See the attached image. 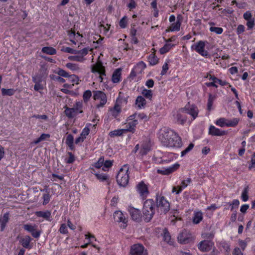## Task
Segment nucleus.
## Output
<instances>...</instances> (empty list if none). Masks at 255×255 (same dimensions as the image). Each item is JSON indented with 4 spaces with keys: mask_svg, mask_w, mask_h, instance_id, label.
I'll list each match as a JSON object with an SVG mask.
<instances>
[{
    "mask_svg": "<svg viewBox=\"0 0 255 255\" xmlns=\"http://www.w3.org/2000/svg\"><path fill=\"white\" fill-rule=\"evenodd\" d=\"M202 236L204 238L212 239L214 236V233L213 232H205L202 234Z\"/></svg>",
    "mask_w": 255,
    "mask_h": 255,
    "instance_id": "obj_63",
    "label": "nucleus"
},
{
    "mask_svg": "<svg viewBox=\"0 0 255 255\" xmlns=\"http://www.w3.org/2000/svg\"><path fill=\"white\" fill-rule=\"evenodd\" d=\"M163 240L167 242L170 245L173 244V241L171 240V236L167 229H164L163 230Z\"/></svg>",
    "mask_w": 255,
    "mask_h": 255,
    "instance_id": "obj_27",
    "label": "nucleus"
},
{
    "mask_svg": "<svg viewBox=\"0 0 255 255\" xmlns=\"http://www.w3.org/2000/svg\"><path fill=\"white\" fill-rule=\"evenodd\" d=\"M203 214L201 211L194 212L192 222L195 224H198L203 220Z\"/></svg>",
    "mask_w": 255,
    "mask_h": 255,
    "instance_id": "obj_25",
    "label": "nucleus"
},
{
    "mask_svg": "<svg viewBox=\"0 0 255 255\" xmlns=\"http://www.w3.org/2000/svg\"><path fill=\"white\" fill-rule=\"evenodd\" d=\"M137 124L138 121L137 120H134L131 122L128 123L126 126L127 128L125 129L126 132L130 131L133 133L135 130L134 128Z\"/></svg>",
    "mask_w": 255,
    "mask_h": 255,
    "instance_id": "obj_24",
    "label": "nucleus"
},
{
    "mask_svg": "<svg viewBox=\"0 0 255 255\" xmlns=\"http://www.w3.org/2000/svg\"><path fill=\"white\" fill-rule=\"evenodd\" d=\"M210 31L215 32L217 34H220L223 31V29L222 28L215 26H211L210 27Z\"/></svg>",
    "mask_w": 255,
    "mask_h": 255,
    "instance_id": "obj_51",
    "label": "nucleus"
},
{
    "mask_svg": "<svg viewBox=\"0 0 255 255\" xmlns=\"http://www.w3.org/2000/svg\"><path fill=\"white\" fill-rule=\"evenodd\" d=\"M128 23L127 16H124L119 22V25L122 28H125L127 27Z\"/></svg>",
    "mask_w": 255,
    "mask_h": 255,
    "instance_id": "obj_53",
    "label": "nucleus"
},
{
    "mask_svg": "<svg viewBox=\"0 0 255 255\" xmlns=\"http://www.w3.org/2000/svg\"><path fill=\"white\" fill-rule=\"evenodd\" d=\"M156 206L160 213L165 214L170 210V204L168 201L164 196L156 194Z\"/></svg>",
    "mask_w": 255,
    "mask_h": 255,
    "instance_id": "obj_4",
    "label": "nucleus"
},
{
    "mask_svg": "<svg viewBox=\"0 0 255 255\" xmlns=\"http://www.w3.org/2000/svg\"><path fill=\"white\" fill-rule=\"evenodd\" d=\"M208 42L207 41H199L196 44L192 46V48L194 49L196 52L203 56L207 57L209 53L207 51L205 50V47L206 44Z\"/></svg>",
    "mask_w": 255,
    "mask_h": 255,
    "instance_id": "obj_6",
    "label": "nucleus"
},
{
    "mask_svg": "<svg viewBox=\"0 0 255 255\" xmlns=\"http://www.w3.org/2000/svg\"><path fill=\"white\" fill-rule=\"evenodd\" d=\"M68 59L70 61L78 62H83L84 60V58L83 56L80 55L70 56L68 57Z\"/></svg>",
    "mask_w": 255,
    "mask_h": 255,
    "instance_id": "obj_47",
    "label": "nucleus"
},
{
    "mask_svg": "<svg viewBox=\"0 0 255 255\" xmlns=\"http://www.w3.org/2000/svg\"><path fill=\"white\" fill-rule=\"evenodd\" d=\"M194 144L192 143L189 144L188 146L186 149L181 152V156H185L187 153L190 151L193 148Z\"/></svg>",
    "mask_w": 255,
    "mask_h": 255,
    "instance_id": "obj_54",
    "label": "nucleus"
},
{
    "mask_svg": "<svg viewBox=\"0 0 255 255\" xmlns=\"http://www.w3.org/2000/svg\"><path fill=\"white\" fill-rule=\"evenodd\" d=\"M136 189L141 198L145 199L149 194L147 185L143 181H141L136 185Z\"/></svg>",
    "mask_w": 255,
    "mask_h": 255,
    "instance_id": "obj_13",
    "label": "nucleus"
},
{
    "mask_svg": "<svg viewBox=\"0 0 255 255\" xmlns=\"http://www.w3.org/2000/svg\"><path fill=\"white\" fill-rule=\"evenodd\" d=\"M128 212L132 220L139 222L141 220V214L139 210L133 207H129Z\"/></svg>",
    "mask_w": 255,
    "mask_h": 255,
    "instance_id": "obj_14",
    "label": "nucleus"
},
{
    "mask_svg": "<svg viewBox=\"0 0 255 255\" xmlns=\"http://www.w3.org/2000/svg\"><path fill=\"white\" fill-rule=\"evenodd\" d=\"M181 25V24L180 23H179V22H176L175 23H172L171 24L170 27V29H166V32H168L169 31H178L180 30Z\"/></svg>",
    "mask_w": 255,
    "mask_h": 255,
    "instance_id": "obj_42",
    "label": "nucleus"
},
{
    "mask_svg": "<svg viewBox=\"0 0 255 255\" xmlns=\"http://www.w3.org/2000/svg\"><path fill=\"white\" fill-rule=\"evenodd\" d=\"M224 86H226V88L227 89V90L228 92L230 93L231 92H233L237 99H239L238 98V94L237 90L236 89L233 87H232L231 85H228V84H226L224 82Z\"/></svg>",
    "mask_w": 255,
    "mask_h": 255,
    "instance_id": "obj_43",
    "label": "nucleus"
},
{
    "mask_svg": "<svg viewBox=\"0 0 255 255\" xmlns=\"http://www.w3.org/2000/svg\"><path fill=\"white\" fill-rule=\"evenodd\" d=\"M59 231L62 234H66L68 233V230L66 224H62L59 228Z\"/></svg>",
    "mask_w": 255,
    "mask_h": 255,
    "instance_id": "obj_60",
    "label": "nucleus"
},
{
    "mask_svg": "<svg viewBox=\"0 0 255 255\" xmlns=\"http://www.w3.org/2000/svg\"><path fill=\"white\" fill-rule=\"evenodd\" d=\"M121 68L117 69L112 75V81L114 83H119L121 80Z\"/></svg>",
    "mask_w": 255,
    "mask_h": 255,
    "instance_id": "obj_22",
    "label": "nucleus"
},
{
    "mask_svg": "<svg viewBox=\"0 0 255 255\" xmlns=\"http://www.w3.org/2000/svg\"><path fill=\"white\" fill-rule=\"evenodd\" d=\"M9 220V214L8 213H5L3 217L0 219V230L3 231L5 229L6 225Z\"/></svg>",
    "mask_w": 255,
    "mask_h": 255,
    "instance_id": "obj_23",
    "label": "nucleus"
},
{
    "mask_svg": "<svg viewBox=\"0 0 255 255\" xmlns=\"http://www.w3.org/2000/svg\"><path fill=\"white\" fill-rule=\"evenodd\" d=\"M209 134L212 136H222L223 135V131L211 125L209 128Z\"/></svg>",
    "mask_w": 255,
    "mask_h": 255,
    "instance_id": "obj_21",
    "label": "nucleus"
},
{
    "mask_svg": "<svg viewBox=\"0 0 255 255\" xmlns=\"http://www.w3.org/2000/svg\"><path fill=\"white\" fill-rule=\"evenodd\" d=\"M36 215L38 217H42L49 220L51 217V213L49 211H38L36 212Z\"/></svg>",
    "mask_w": 255,
    "mask_h": 255,
    "instance_id": "obj_35",
    "label": "nucleus"
},
{
    "mask_svg": "<svg viewBox=\"0 0 255 255\" xmlns=\"http://www.w3.org/2000/svg\"><path fill=\"white\" fill-rule=\"evenodd\" d=\"M68 78V80L69 82L74 83H75L76 84H79V77L74 74L73 75H69V76L67 77Z\"/></svg>",
    "mask_w": 255,
    "mask_h": 255,
    "instance_id": "obj_45",
    "label": "nucleus"
},
{
    "mask_svg": "<svg viewBox=\"0 0 255 255\" xmlns=\"http://www.w3.org/2000/svg\"><path fill=\"white\" fill-rule=\"evenodd\" d=\"M174 45L171 44L169 43H166L162 47H161L160 50L159 52L161 54H164L167 52H168L171 48L173 46H174Z\"/></svg>",
    "mask_w": 255,
    "mask_h": 255,
    "instance_id": "obj_39",
    "label": "nucleus"
},
{
    "mask_svg": "<svg viewBox=\"0 0 255 255\" xmlns=\"http://www.w3.org/2000/svg\"><path fill=\"white\" fill-rule=\"evenodd\" d=\"M249 188L248 186L246 187L241 194V199L243 202H246L249 200Z\"/></svg>",
    "mask_w": 255,
    "mask_h": 255,
    "instance_id": "obj_41",
    "label": "nucleus"
},
{
    "mask_svg": "<svg viewBox=\"0 0 255 255\" xmlns=\"http://www.w3.org/2000/svg\"><path fill=\"white\" fill-rule=\"evenodd\" d=\"M150 150V145L149 143H143L141 145V148L140 150V153L141 155H146L148 152Z\"/></svg>",
    "mask_w": 255,
    "mask_h": 255,
    "instance_id": "obj_33",
    "label": "nucleus"
},
{
    "mask_svg": "<svg viewBox=\"0 0 255 255\" xmlns=\"http://www.w3.org/2000/svg\"><path fill=\"white\" fill-rule=\"evenodd\" d=\"M179 243L186 244L191 241V234L185 229L183 230L177 237Z\"/></svg>",
    "mask_w": 255,
    "mask_h": 255,
    "instance_id": "obj_12",
    "label": "nucleus"
},
{
    "mask_svg": "<svg viewBox=\"0 0 255 255\" xmlns=\"http://www.w3.org/2000/svg\"><path fill=\"white\" fill-rule=\"evenodd\" d=\"M56 73L60 77H63L65 78H67L69 75V74L67 72L62 69H58V70L56 72Z\"/></svg>",
    "mask_w": 255,
    "mask_h": 255,
    "instance_id": "obj_55",
    "label": "nucleus"
},
{
    "mask_svg": "<svg viewBox=\"0 0 255 255\" xmlns=\"http://www.w3.org/2000/svg\"><path fill=\"white\" fill-rule=\"evenodd\" d=\"M47 74L45 72H42L41 71L39 73H37L32 77V81L35 83H41L44 80L46 77Z\"/></svg>",
    "mask_w": 255,
    "mask_h": 255,
    "instance_id": "obj_20",
    "label": "nucleus"
},
{
    "mask_svg": "<svg viewBox=\"0 0 255 255\" xmlns=\"http://www.w3.org/2000/svg\"><path fill=\"white\" fill-rule=\"evenodd\" d=\"M191 182V179L188 178L186 180H183L181 182L180 186H178V191L176 192V194H179L182 191L183 188H185L188 185V183Z\"/></svg>",
    "mask_w": 255,
    "mask_h": 255,
    "instance_id": "obj_34",
    "label": "nucleus"
},
{
    "mask_svg": "<svg viewBox=\"0 0 255 255\" xmlns=\"http://www.w3.org/2000/svg\"><path fill=\"white\" fill-rule=\"evenodd\" d=\"M182 113H185L184 112H181L180 109L177 112V113L174 115V119L176 122L180 123L181 125H183L187 120V118L183 115Z\"/></svg>",
    "mask_w": 255,
    "mask_h": 255,
    "instance_id": "obj_19",
    "label": "nucleus"
},
{
    "mask_svg": "<svg viewBox=\"0 0 255 255\" xmlns=\"http://www.w3.org/2000/svg\"><path fill=\"white\" fill-rule=\"evenodd\" d=\"M93 98L94 100H100V102L97 105L98 108L103 107L107 103V99L106 94L101 91L94 92Z\"/></svg>",
    "mask_w": 255,
    "mask_h": 255,
    "instance_id": "obj_10",
    "label": "nucleus"
},
{
    "mask_svg": "<svg viewBox=\"0 0 255 255\" xmlns=\"http://www.w3.org/2000/svg\"><path fill=\"white\" fill-rule=\"evenodd\" d=\"M111 114L115 118H117L121 112V108L120 105L116 104L113 109H111Z\"/></svg>",
    "mask_w": 255,
    "mask_h": 255,
    "instance_id": "obj_31",
    "label": "nucleus"
},
{
    "mask_svg": "<svg viewBox=\"0 0 255 255\" xmlns=\"http://www.w3.org/2000/svg\"><path fill=\"white\" fill-rule=\"evenodd\" d=\"M128 170L129 165L128 164H125L120 169L116 177L117 182L119 186L126 187L128 184L129 181Z\"/></svg>",
    "mask_w": 255,
    "mask_h": 255,
    "instance_id": "obj_3",
    "label": "nucleus"
},
{
    "mask_svg": "<svg viewBox=\"0 0 255 255\" xmlns=\"http://www.w3.org/2000/svg\"><path fill=\"white\" fill-rule=\"evenodd\" d=\"M73 142H74L73 136L71 134H68L66 137L65 143L66 144V145H68V146L69 147V149L71 150H75V147L73 145Z\"/></svg>",
    "mask_w": 255,
    "mask_h": 255,
    "instance_id": "obj_26",
    "label": "nucleus"
},
{
    "mask_svg": "<svg viewBox=\"0 0 255 255\" xmlns=\"http://www.w3.org/2000/svg\"><path fill=\"white\" fill-rule=\"evenodd\" d=\"M146 67V66L145 63L141 61L136 64L133 69L136 71V72H137L138 74H141Z\"/></svg>",
    "mask_w": 255,
    "mask_h": 255,
    "instance_id": "obj_28",
    "label": "nucleus"
},
{
    "mask_svg": "<svg viewBox=\"0 0 255 255\" xmlns=\"http://www.w3.org/2000/svg\"><path fill=\"white\" fill-rule=\"evenodd\" d=\"M180 167V164L176 163L171 166H169L166 168H162L157 170V173L162 175H169L177 170Z\"/></svg>",
    "mask_w": 255,
    "mask_h": 255,
    "instance_id": "obj_15",
    "label": "nucleus"
},
{
    "mask_svg": "<svg viewBox=\"0 0 255 255\" xmlns=\"http://www.w3.org/2000/svg\"><path fill=\"white\" fill-rule=\"evenodd\" d=\"M66 66L72 71H76L79 69L78 65L76 64L68 63L66 64Z\"/></svg>",
    "mask_w": 255,
    "mask_h": 255,
    "instance_id": "obj_50",
    "label": "nucleus"
},
{
    "mask_svg": "<svg viewBox=\"0 0 255 255\" xmlns=\"http://www.w3.org/2000/svg\"><path fill=\"white\" fill-rule=\"evenodd\" d=\"M251 162V163L249 167L250 170L255 167V153L252 156Z\"/></svg>",
    "mask_w": 255,
    "mask_h": 255,
    "instance_id": "obj_64",
    "label": "nucleus"
},
{
    "mask_svg": "<svg viewBox=\"0 0 255 255\" xmlns=\"http://www.w3.org/2000/svg\"><path fill=\"white\" fill-rule=\"evenodd\" d=\"M41 51L43 53L49 55H54L56 53L55 49L52 47H44Z\"/></svg>",
    "mask_w": 255,
    "mask_h": 255,
    "instance_id": "obj_38",
    "label": "nucleus"
},
{
    "mask_svg": "<svg viewBox=\"0 0 255 255\" xmlns=\"http://www.w3.org/2000/svg\"><path fill=\"white\" fill-rule=\"evenodd\" d=\"M213 246V243L211 241L204 240L199 243L198 248L202 252H208L212 249Z\"/></svg>",
    "mask_w": 255,
    "mask_h": 255,
    "instance_id": "obj_17",
    "label": "nucleus"
},
{
    "mask_svg": "<svg viewBox=\"0 0 255 255\" xmlns=\"http://www.w3.org/2000/svg\"><path fill=\"white\" fill-rule=\"evenodd\" d=\"M61 50L65 52L71 53V54H76L77 53V50H74L72 48L68 47L63 48Z\"/></svg>",
    "mask_w": 255,
    "mask_h": 255,
    "instance_id": "obj_58",
    "label": "nucleus"
},
{
    "mask_svg": "<svg viewBox=\"0 0 255 255\" xmlns=\"http://www.w3.org/2000/svg\"><path fill=\"white\" fill-rule=\"evenodd\" d=\"M16 90L14 89H1V94L2 96H11L14 94Z\"/></svg>",
    "mask_w": 255,
    "mask_h": 255,
    "instance_id": "obj_37",
    "label": "nucleus"
},
{
    "mask_svg": "<svg viewBox=\"0 0 255 255\" xmlns=\"http://www.w3.org/2000/svg\"><path fill=\"white\" fill-rule=\"evenodd\" d=\"M92 96V93L90 90H86L84 92L83 95V99L84 102H87L89 101Z\"/></svg>",
    "mask_w": 255,
    "mask_h": 255,
    "instance_id": "obj_49",
    "label": "nucleus"
},
{
    "mask_svg": "<svg viewBox=\"0 0 255 255\" xmlns=\"http://www.w3.org/2000/svg\"><path fill=\"white\" fill-rule=\"evenodd\" d=\"M113 165V161L111 160H106L105 162L104 161L103 167L102 169L104 171H106L107 169L111 167Z\"/></svg>",
    "mask_w": 255,
    "mask_h": 255,
    "instance_id": "obj_56",
    "label": "nucleus"
},
{
    "mask_svg": "<svg viewBox=\"0 0 255 255\" xmlns=\"http://www.w3.org/2000/svg\"><path fill=\"white\" fill-rule=\"evenodd\" d=\"M23 229L31 233L32 236L34 238L39 237L41 232L36 230V226H32L30 224H25L23 226Z\"/></svg>",
    "mask_w": 255,
    "mask_h": 255,
    "instance_id": "obj_16",
    "label": "nucleus"
},
{
    "mask_svg": "<svg viewBox=\"0 0 255 255\" xmlns=\"http://www.w3.org/2000/svg\"><path fill=\"white\" fill-rule=\"evenodd\" d=\"M104 161V158L103 156H101L99 159L98 161H97L93 164L92 166L96 168H101L103 165Z\"/></svg>",
    "mask_w": 255,
    "mask_h": 255,
    "instance_id": "obj_48",
    "label": "nucleus"
},
{
    "mask_svg": "<svg viewBox=\"0 0 255 255\" xmlns=\"http://www.w3.org/2000/svg\"><path fill=\"white\" fill-rule=\"evenodd\" d=\"M212 80H213V82L211 83L210 85H211L213 86L217 87V86L216 85V83H219L222 86L223 85V82L221 80L218 79V78H217L216 77H213L212 78Z\"/></svg>",
    "mask_w": 255,
    "mask_h": 255,
    "instance_id": "obj_62",
    "label": "nucleus"
},
{
    "mask_svg": "<svg viewBox=\"0 0 255 255\" xmlns=\"http://www.w3.org/2000/svg\"><path fill=\"white\" fill-rule=\"evenodd\" d=\"M126 132V131L125 129H120L110 131L109 133V135L111 137H114L115 136L122 135L124 133Z\"/></svg>",
    "mask_w": 255,
    "mask_h": 255,
    "instance_id": "obj_40",
    "label": "nucleus"
},
{
    "mask_svg": "<svg viewBox=\"0 0 255 255\" xmlns=\"http://www.w3.org/2000/svg\"><path fill=\"white\" fill-rule=\"evenodd\" d=\"M114 219L115 222L122 223L121 227L125 229L127 226L128 219L126 218L124 214L120 211H117L114 212Z\"/></svg>",
    "mask_w": 255,
    "mask_h": 255,
    "instance_id": "obj_8",
    "label": "nucleus"
},
{
    "mask_svg": "<svg viewBox=\"0 0 255 255\" xmlns=\"http://www.w3.org/2000/svg\"><path fill=\"white\" fill-rule=\"evenodd\" d=\"M97 178L101 181H107L109 179V176L105 174L94 173Z\"/></svg>",
    "mask_w": 255,
    "mask_h": 255,
    "instance_id": "obj_46",
    "label": "nucleus"
},
{
    "mask_svg": "<svg viewBox=\"0 0 255 255\" xmlns=\"http://www.w3.org/2000/svg\"><path fill=\"white\" fill-rule=\"evenodd\" d=\"M246 25L249 30L252 29L255 25V18L253 17L250 20H247Z\"/></svg>",
    "mask_w": 255,
    "mask_h": 255,
    "instance_id": "obj_52",
    "label": "nucleus"
},
{
    "mask_svg": "<svg viewBox=\"0 0 255 255\" xmlns=\"http://www.w3.org/2000/svg\"><path fill=\"white\" fill-rule=\"evenodd\" d=\"M82 108V103L81 102H77L72 108H66L64 111L65 114L69 118H73L78 113H82V111L79 110Z\"/></svg>",
    "mask_w": 255,
    "mask_h": 255,
    "instance_id": "obj_5",
    "label": "nucleus"
},
{
    "mask_svg": "<svg viewBox=\"0 0 255 255\" xmlns=\"http://www.w3.org/2000/svg\"><path fill=\"white\" fill-rule=\"evenodd\" d=\"M158 138L164 146L178 148L182 146L180 137L170 129L164 128L160 130Z\"/></svg>",
    "mask_w": 255,
    "mask_h": 255,
    "instance_id": "obj_1",
    "label": "nucleus"
},
{
    "mask_svg": "<svg viewBox=\"0 0 255 255\" xmlns=\"http://www.w3.org/2000/svg\"><path fill=\"white\" fill-rule=\"evenodd\" d=\"M148 61L150 65H155L158 63V58L154 53H151L148 56Z\"/></svg>",
    "mask_w": 255,
    "mask_h": 255,
    "instance_id": "obj_36",
    "label": "nucleus"
},
{
    "mask_svg": "<svg viewBox=\"0 0 255 255\" xmlns=\"http://www.w3.org/2000/svg\"><path fill=\"white\" fill-rule=\"evenodd\" d=\"M238 123L239 120L237 118L230 120L224 119V126L234 127L238 125Z\"/></svg>",
    "mask_w": 255,
    "mask_h": 255,
    "instance_id": "obj_30",
    "label": "nucleus"
},
{
    "mask_svg": "<svg viewBox=\"0 0 255 255\" xmlns=\"http://www.w3.org/2000/svg\"><path fill=\"white\" fill-rule=\"evenodd\" d=\"M130 254L131 255H147V252L144 250L143 245L134 244L130 248Z\"/></svg>",
    "mask_w": 255,
    "mask_h": 255,
    "instance_id": "obj_7",
    "label": "nucleus"
},
{
    "mask_svg": "<svg viewBox=\"0 0 255 255\" xmlns=\"http://www.w3.org/2000/svg\"><path fill=\"white\" fill-rule=\"evenodd\" d=\"M43 205H46L47 204H48L49 203V202L50 201V196L49 194V193L44 194L43 195Z\"/></svg>",
    "mask_w": 255,
    "mask_h": 255,
    "instance_id": "obj_59",
    "label": "nucleus"
},
{
    "mask_svg": "<svg viewBox=\"0 0 255 255\" xmlns=\"http://www.w3.org/2000/svg\"><path fill=\"white\" fill-rule=\"evenodd\" d=\"M240 202L238 199H235L232 203L229 202L224 204V207L226 209H231V210H233L235 208H237L239 206Z\"/></svg>",
    "mask_w": 255,
    "mask_h": 255,
    "instance_id": "obj_29",
    "label": "nucleus"
},
{
    "mask_svg": "<svg viewBox=\"0 0 255 255\" xmlns=\"http://www.w3.org/2000/svg\"><path fill=\"white\" fill-rule=\"evenodd\" d=\"M92 73H98L100 75L99 78L100 79V82H103V76H106V71L105 67L103 65L101 62H98L94 65L91 69Z\"/></svg>",
    "mask_w": 255,
    "mask_h": 255,
    "instance_id": "obj_11",
    "label": "nucleus"
},
{
    "mask_svg": "<svg viewBox=\"0 0 255 255\" xmlns=\"http://www.w3.org/2000/svg\"><path fill=\"white\" fill-rule=\"evenodd\" d=\"M50 77L51 79L55 80V81H58L60 83H63L65 82V80L64 79H63V78H62L61 77H60V76H56L54 75H50Z\"/></svg>",
    "mask_w": 255,
    "mask_h": 255,
    "instance_id": "obj_57",
    "label": "nucleus"
},
{
    "mask_svg": "<svg viewBox=\"0 0 255 255\" xmlns=\"http://www.w3.org/2000/svg\"><path fill=\"white\" fill-rule=\"evenodd\" d=\"M69 158L66 160L67 163H72L75 161V156L72 152H68Z\"/></svg>",
    "mask_w": 255,
    "mask_h": 255,
    "instance_id": "obj_61",
    "label": "nucleus"
},
{
    "mask_svg": "<svg viewBox=\"0 0 255 255\" xmlns=\"http://www.w3.org/2000/svg\"><path fill=\"white\" fill-rule=\"evenodd\" d=\"M142 212L145 222H149L155 214V202L153 199H147L144 202Z\"/></svg>",
    "mask_w": 255,
    "mask_h": 255,
    "instance_id": "obj_2",
    "label": "nucleus"
},
{
    "mask_svg": "<svg viewBox=\"0 0 255 255\" xmlns=\"http://www.w3.org/2000/svg\"><path fill=\"white\" fill-rule=\"evenodd\" d=\"M181 112H184L185 113L188 114L190 115L193 120L195 119V118L198 116V109L196 106L195 105H191L188 104L186 105L184 108L180 109Z\"/></svg>",
    "mask_w": 255,
    "mask_h": 255,
    "instance_id": "obj_9",
    "label": "nucleus"
},
{
    "mask_svg": "<svg viewBox=\"0 0 255 255\" xmlns=\"http://www.w3.org/2000/svg\"><path fill=\"white\" fill-rule=\"evenodd\" d=\"M31 241L32 239L30 236H25L24 237L20 238L19 242L23 248L30 249L32 248V245L30 244Z\"/></svg>",
    "mask_w": 255,
    "mask_h": 255,
    "instance_id": "obj_18",
    "label": "nucleus"
},
{
    "mask_svg": "<svg viewBox=\"0 0 255 255\" xmlns=\"http://www.w3.org/2000/svg\"><path fill=\"white\" fill-rule=\"evenodd\" d=\"M135 105L138 108L141 109L145 106L146 101L143 97L139 96L136 99Z\"/></svg>",
    "mask_w": 255,
    "mask_h": 255,
    "instance_id": "obj_32",
    "label": "nucleus"
},
{
    "mask_svg": "<svg viewBox=\"0 0 255 255\" xmlns=\"http://www.w3.org/2000/svg\"><path fill=\"white\" fill-rule=\"evenodd\" d=\"M141 93L146 98L151 100L153 95L151 90L144 89L142 91Z\"/></svg>",
    "mask_w": 255,
    "mask_h": 255,
    "instance_id": "obj_44",
    "label": "nucleus"
}]
</instances>
